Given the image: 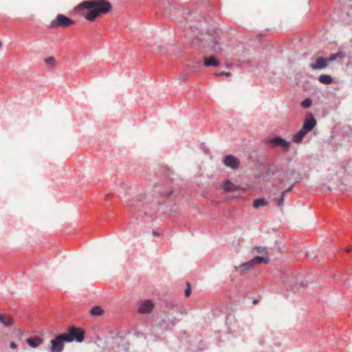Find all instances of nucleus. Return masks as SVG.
Masks as SVG:
<instances>
[{
    "label": "nucleus",
    "mask_w": 352,
    "mask_h": 352,
    "mask_svg": "<svg viewBox=\"0 0 352 352\" xmlns=\"http://www.w3.org/2000/svg\"><path fill=\"white\" fill-rule=\"evenodd\" d=\"M84 331L80 329L72 327L67 333H60L51 340V352H62L64 348V342H72L76 340L82 342L84 339Z\"/></svg>",
    "instance_id": "obj_1"
},
{
    "label": "nucleus",
    "mask_w": 352,
    "mask_h": 352,
    "mask_svg": "<svg viewBox=\"0 0 352 352\" xmlns=\"http://www.w3.org/2000/svg\"><path fill=\"white\" fill-rule=\"evenodd\" d=\"M79 7L89 10L85 16L88 21H93L101 14L107 13L111 9V5L107 0L84 1Z\"/></svg>",
    "instance_id": "obj_2"
},
{
    "label": "nucleus",
    "mask_w": 352,
    "mask_h": 352,
    "mask_svg": "<svg viewBox=\"0 0 352 352\" xmlns=\"http://www.w3.org/2000/svg\"><path fill=\"white\" fill-rule=\"evenodd\" d=\"M196 37L203 46L210 48L214 52H218L221 49L218 40L211 32L206 31L203 33L201 36H197Z\"/></svg>",
    "instance_id": "obj_3"
},
{
    "label": "nucleus",
    "mask_w": 352,
    "mask_h": 352,
    "mask_svg": "<svg viewBox=\"0 0 352 352\" xmlns=\"http://www.w3.org/2000/svg\"><path fill=\"white\" fill-rule=\"evenodd\" d=\"M177 322L175 318H166L162 319L155 327V333L161 334L164 331H170Z\"/></svg>",
    "instance_id": "obj_4"
},
{
    "label": "nucleus",
    "mask_w": 352,
    "mask_h": 352,
    "mask_svg": "<svg viewBox=\"0 0 352 352\" xmlns=\"http://www.w3.org/2000/svg\"><path fill=\"white\" fill-rule=\"evenodd\" d=\"M74 24V21L69 17L63 14H58L56 19L51 21L50 28L52 29H58L59 28L68 27Z\"/></svg>",
    "instance_id": "obj_5"
},
{
    "label": "nucleus",
    "mask_w": 352,
    "mask_h": 352,
    "mask_svg": "<svg viewBox=\"0 0 352 352\" xmlns=\"http://www.w3.org/2000/svg\"><path fill=\"white\" fill-rule=\"evenodd\" d=\"M268 143L272 146H280L284 151H287L291 144L290 142L278 136L270 139Z\"/></svg>",
    "instance_id": "obj_6"
},
{
    "label": "nucleus",
    "mask_w": 352,
    "mask_h": 352,
    "mask_svg": "<svg viewBox=\"0 0 352 352\" xmlns=\"http://www.w3.org/2000/svg\"><path fill=\"white\" fill-rule=\"evenodd\" d=\"M154 308V305L151 300H146L140 302L138 307V311L140 314H149Z\"/></svg>",
    "instance_id": "obj_7"
},
{
    "label": "nucleus",
    "mask_w": 352,
    "mask_h": 352,
    "mask_svg": "<svg viewBox=\"0 0 352 352\" xmlns=\"http://www.w3.org/2000/svg\"><path fill=\"white\" fill-rule=\"evenodd\" d=\"M223 163L227 167L232 169H237L239 166V160L233 155H229L224 157Z\"/></svg>",
    "instance_id": "obj_8"
},
{
    "label": "nucleus",
    "mask_w": 352,
    "mask_h": 352,
    "mask_svg": "<svg viewBox=\"0 0 352 352\" xmlns=\"http://www.w3.org/2000/svg\"><path fill=\"white\" fill-rule=\"evenodd\" d=\"M328 66V60L322 56L316 58V63L310 65V67L314 70L324 69Z\"/></svg>",
    "instance_id": "obj_9"
},
{
    "label": "nucleus",
    "mask_w": 352,
    "mask_h": 352,
    "mask_svg": "<svg viewBox=\"0 0 352 352\" xmlns=\"http://www.w3.org/2000/svg\"><path fill=\"white\" fill-rule=\"evenodd\" d=\"M293 178H294L296 180L299 179V182H300V173L296 169L288 170L285 173V177L280 178V181L284 182L286 180H289Z\"/></svg>",
    "instance_id": "obj_10"
},
{
    "label": "nucleus",
    "mask_w": 352,
    "mask_h": 352,
    "mask_svg": "<svg viewBox=\"0 0 352 352\" xmlns=\"http://www.w3.org/2000/svg\"><path fill=\"white\" fill-rule=\"evenodd\" d=\"M316 125V120L314 118L313 115L310 114L307 118L304 121L302 127L304 130L311 131Z\"/></svg>",
    "instance_id": "obj_11"
},
{
    "label": "nucleus",
    "mask_w": 352,
    "mask_h": 352,
    "mask_svg": "<svg viewBox=\"0 0 352 352\" xmlns=\"http://www.w3.org/2000/svg\"><path fill=\"white\" fill-rule=\"evenodd\" d=\"M222 188L226 192H236L241 189L239 186L234 184L228 179L223 182Z\"/></svg>",
    "instance_id": "obj_12"
},
{
    "label": "nucleus",
    "mask_w": 352,
    "mask_h": 352,
    "mask_svg": "<svg viewBox=\"0 0 352 352\" xmlns=\"http://www.w3.org/2000/svg\"><path fill=\"white\" fill-rule=\"evenodd\" d=\"M0 323L3 324L6 327H11L14 324V319L10 316H6L0 314Z\"/></svg>",
    "instance_id": "obj_13"
},
{
    "label": "nucleus",
    "mask_w": 352,
    "mask_h": 352,
    "mask_svg": "<svg viewBox=\"0 0 352 352\" xmlns=\"http://www.w3.org/2000/svg\"><path fill=\"white\" fill-rule=\"evenodd\" d=\"M26 342L31 347L36 348L43 343V339L39 337H32L28 338Z\"/></svg>",
    "instance_id": "obj_14"
},
{
    "label": "nucleus",
    "mask_w": 352,
    "mask_h": 352,
    "mask_svg": "<svg viewBox=\"0 0 352 352\" xmlns=\"http://www.w3.org/2000/svg\"><path fill=\"white\" fill-rule=\"evenodd\" d=\"M204 65L207 67L214 66L217 67L219 65V62L215 58L214 56H211L209 57H204Z\"/></svg>",
    "instance_id": "obj_15"
},
{
    "label": "nucleus",
    "mask_w": 352,
    "mask_h": 352,
    "mask_svg": "<svg viewBox=\"0 0 352 352\" xmlns=\"http://www.w3.org/2000/svg\"><path fill=\"white\" fill-rule=\"evenodd\" d=\"M268 204L267 201L264 198L256 199L254 201L253 206L254 208H258L260 207L265 206Z\"/></svg>",
    "instance_id": "obj_16"
},
{
    "label": "nucleus",
    "mask_w": 352,
    "mask_h": 352,
    "mask_svg": "<svg viewBox=\"0 0 352 352\" xmlns=\"http://www.w3.org/2000/svg\"><path fill=\"white\" fill-rule=\"evenodd\" d=\"M252 262L254 265L257 263H265L267 264L270 262V258L265 256H256L252 259Z\"/></svg>",
    "instance_id": "obj_17"
},
{
    "label": "nucleus",
    "mask_w": 352,
    "mask_h": 352,
    "mask_svg": "<svg viewBox=\"0 0 352 352\" xmlns=\"http://www.w3.org/2000/svg\"><path fill=\"white\" fill-rule=\"evenodd\" d=\"M318 80L322 84L329 85L332 82L333 79L331 76L323 74L319 76Z\"/></svg>",
    "instance_id": "obj_18"
},
{
    "label": "nucleus",
    "mask_w": 352,
    "mask_h": 352,
    "mask_svg": "<svg viewBox=\"0 0 352 352\" xmlns=\"http://www.w3.org/2000/svg\"><path fill=\"white\" fill-rule=\"evenodd\" d=\"M104 313V310L99 306H94L90 310V314L93 316H99Z\"/></svg>",
    "instance_id": "obj_19"
},
{
    "label": "nucleus",
    "mask_w": 352,
    "mask_h": 352,
    "mask_svg": "<svg viewBox=\"0 0 352 352\" xmlns=\"http://www.w3.org/2000/svg\"><path fill=\"white\" fill-rule=\"evenodd\" d=\"M254 264L252 262V259L250 261H249L246 263H242L241 265V269H243L244 271H250L254 268Z\"/></svg>",
    "instance_id": "obj_20"
},
{
    "label": "nucleus",
    "mask_w": 352,
    "mask_h": 352,
    "mask_svg": "<svg viewBox=\"0 0 352 352\" xmlns=\"http://www.w3.org/2000/svg\"><path fill=\"white\" fill-rule=\"evenodd\" d=\"M292 140L295 143L299 144L302 141L303 136L298 131L293 135Z\"/></svg>",
    "instance_id": "obj_21"
},
{
    "label": "nucleus",
    "mask_w": 352,
    "mask_h": 352,
    "mask_svg": "<svg viewBox=\"0 0 352 352\" xmlns=\"http://www.w3.org/2000/svg\"><path fill=\"white\" fill-rule=\"evenodd\" d=\"M285 195V192H282L279 198L275 199V201L278 207L283 206Z\"/></svg>",
    "instance_id": "obj_22"
},
{
    "label": "nucleus",
    "mask_w": 352,
    "mask_h": 352,
    "mask_svg": "<svg viewBox=\"0 0 352 352\" xmlns=\"http://www.w3.org/2000/svg\"><path fill=\"white\" fill-rule=\"evenodd\" d=\"M312 104V100L309 98H305L301 103V105L303 108L307 109L311 107Z\"/></svg>",
    "instance_id": "obj_23"
},
{
    "label": "nucleus",
    "mask_w": 352,
    "mask_h": 352,
    "mask_svg": "<svg viewBox=\"0 0 352 352\" xmlns=\"http://www.w3.org/2000/svg\"><path fill=\"white\" fill-rule=\"evenodd\" d=\"M254 249L256 250L257 253L261 254H267V250L266 247L265 246H256Z\"/></svg>",
    "instance_id": "obj_24"
},
{
    "label": "nucleus",
    "mask_w": 352,
    "mask_h": 352,
    "mask_svg": "<svg viewBox=\"0 0 352 352\" xmlns=\"http://www.w3.org/2000/svg\"><path fill=\"white\" fill-rule=\"evenodd\" d=\"M341 56H342V55L340 53L332 54L330 55L329 58L327 60H328V62H331V61L335 60L337 58L341 57Z\"/></svg>",
    "instance_id": "obj_25"
},
{
    "label": "nucleus",
    "mask_w": 352,
    "mask_h": 352,
    "mask_svg": "<svg viewBox=\"0 0 352 352\" xmlns=\"http://www.w3.org/2000/svg\"><path fill=\"white\" fill-rule=\"evenodd\" d=\"M45 62L46 64L53 66L55 63V59L52 56L47 57L45 59Z\"/></svg>",
    "instance_id": "obj_26"
},
{
    "label": "nucleus",
    "mask_w": 352,
    "mask_h": 352,
    "mask_svg": "<svg viewBox=\"0 0 352 352\" xmlns=\"http://www.w3.org/2000/svg\"><path fill=\"white\" fill-rule=\"evenodd\" d=\"M299 183V179L295 180V182L289 187H288L286 190H285L283 192H285V195L292 190L293 187L295 186L296 184Z\"/></svg>",
    "instance_id": "obj_27"
},
{
    "label": "nucleus",
    "mask_w": 352,
    "mask_h": 352,
    "mask_svg": "<svg viewBox=\"0 0 352 352\" xmlns=\"http://www.w3.org/2000/svg\"><path fill=\"white\" fill-rule=\"evenodd\" d=\"M190 294H191V289H190V284L188 283L187 288L184 291V295H185V296L188 297L190 295Z\"/></svg>",
    "instance_id": "obj_28"
},
{
    "label": "nucleus",
    "mask_w": 352,
    "mask_h": 352,
    "mask_svg": "<svg viewBox=\"0 0 352 352\" xmlns=\"http://www.w3.org/2000/svg\"><path fill=\"white\" fill-rule=\"evenodd\" d=\"M284 283H286V284H288V285L294 284V281L293 280V277L292 278L288 277L287 279L284 280ZM295 284H296V282H295Z\"/></svg>",
    "instance_id": "obj_29"
},
{
    "label": "nucleus",
    "mask_w": 352,
    "mask_h": 352,
    "mask_svg": "<svg viewBox=\"0 0 352 352\" xmlns=\"http://www.w3.org/2000/svg\"><path fill=\"white\" fill-rule=\"evenodd\" d=\"M309 131H308L307 130H304V128L302 127V129L299 131V133L303 136V138L305 137V135L308 133Z\"/></svg>",
    "instance_id": "obj_30"
},
{
    "label": "nucleus",
    "mask_w": 352,
    "mask_h": 352,
    "mask_svg": "<svg viewBox=\"0 0 352 352\" xmlns=\"http://www.w3.org/2000/svg\"><path fill=\"white\" fill-rule=\"evenodd\" d=\"M122 346H123V349H122L123 352H126V351L128 350V346H129L128 343L126 342H124Z\"/></svg>",
    "instance_id": "obj_31"
},
{
    "label": "nucleus",
    "mask_w": 352,
    "mask_h": 352,
    "mask_svg": "<svg viewBox=\"0 0 352 352\" xmlns=\"http://www.w3.org/2000/svg\"><path fill=\"white\" fill-rule=\"evenodd\" d=\"M219 75H223V76H226L227 77H229V76H231V73L230 72H220L219 74H218Z\"/></svg>",
    "instance_id": "obj_32"
},
{
    "label": "nucleus",
    "mask_w": 352,
    "mask_h": 352,
    "mask_svg": "<svg viewBox=\"0 0 352 352\" xmlns=\"http://www.w3.org/2000/svg\"><path fill=\"white\" fill-rule=\"evenodd\" d=\"M10 348H11V349H16V348H17V345H16V344L15 342H12L10 343Z\"/></svg>",
    "instance_id": "obj_33"
},
{
    "label": "nucleus",
    "mask_w": 352,
    "mask_h": 352,
    "mask_svg": "<svg viewBox=\"0 0 352 352\" xmlns=\"http://www.w3.org/2000/svg\"><path fill=\"white\" fill-rule=\"evenodd\" d=\"M240 269H241V265L239 266H235L234 267V271L235 272H239Z\"/></svg>",
    "instance_id": "obj_34"
},
{
    "label": "nucleus",
    "mask_w": 352,
    "mask_h": 352,
    "mask_svg": "<svg viewBox=\"0 0 352 352\" xmlns=\"http://www.w3.org/2000/svg\"><path fill=\"white\" fill-rule=\"evenodd\" d=\"M190 29H191V30H197V29L199 28L198 27H197V26H195V25H190Z\"/></svg>",
    "instance_id": "obj_35"
},
{
    "label": "nucleus",
    "mask_w": 352,
    "mask_h": 352,
    "mask_svg": "<svg viewBox=\"0 0 352 352\" xmlns=\"http://www.w3.org/2000/svg\"><path fill=\"white\" fill-rule=\"evenodd\" d=\"M186 79H187V76L186 75H183L180 78V80H186Z\"/></svg>",
    "instance_id": "obj_36"
},
{
    "label": "nucleus",
    "mask_w": 352,
    "mask_h": 352,
    "mask_svg": "<svg viewBox=\"0 0 352 352\" xmlns=\"http://www.w3.org/2000/svg\"><path fill=\"white\" fill-rule=\"evenodd\" d=\"M135 335L137 336V337H140L141 336H142V333H139L138 331H135Z\"/></svg>",
    "instance_id": "obj_37"
},
{
    "label": "nucleus",
    "mask_w": 352,
    "mask_h": 352,
    "mask_svg": "<svg viewBox=\"0 0 352 352\" xmlns=\"http://www.w3.org/2000/svg\"><path fill=\"white\" fill-rule=\"evenodd\" d=\"M153 235H155V236H158V235H160V234H159L158 232H157L156 231H155V230H153Z\"/></svg>",
    "instance_id": "obj_38"
},
{
    "label": "nucleus",
    "mask_w": 352,
    "mask_h": 352,
    "mask_svg": "<svg viewBox=\"0 0 352 352\" xmlns=\"http://www.w3.org/2000/svg\"><path fill=\"white\" fill-rule=\"evenodd\" d=\"M349 16H351L352 15V9L351 10V12H349L346 13Z\"/></svg>",
    "instance_id": "obj_39"
},
{
    "label": "nucleus",
    "mask_w": 352,
    "mask_h": 352,
    "mask_svg": "<svg viewBox=\"0 0 352 352\" xmlns=\"http://www.w3.org/2000/svg\"><path fill=\"white\" fill-rule=\"evenodd\" d=\"M300 286H301V287H305L304 283H300Z\"/></svg>",
    "instance_id": "obj_40"
},
{
    "label": "nucleus",
    "mask_w": 352,
    "mask_h": 352,
    "mask_svg": "<svg viewBox=\"0 0 352 352\" xmlns=\"http://www.w3.org/2000/svg\"><path fill=\"white\" fill-rule=\"evenodd\" d=\"M170 193H171V192H168L167 193V195H170Z\"/></svg>",
    "instance_id": "obj_41"
},
{
    "label": "nucleus",
    "mask_w": 352,
    "mask_h": 352,
    "mask_svg": "<svg viewBox=\"0 0 352 352\" xmlns=\"http://www.w3.org/2000/svg\"><path fill=\"white\" fill-rule=\"evenodd\" d=\"M1 46H2V43H1V42L0 41V48L1 47Z\"/></svg>",
    "instance_id": "obj_42"
},
{
    "label": "nucleus",
    "mask_w": 352,
    "mask_h": 352,
    "mask_svg": "<svg viewBox=\"0 0 352 352\" xmlns=\"http://www.w3.org/2000/svg\"><path fill=\"white\" fill-rule=\"evenodd\" d=\"M346 251V252H350V251H351V250H350V249H347Z\"/></svg>",
    "instance_id": "obj_43"
}]
</instances>
